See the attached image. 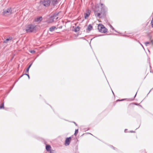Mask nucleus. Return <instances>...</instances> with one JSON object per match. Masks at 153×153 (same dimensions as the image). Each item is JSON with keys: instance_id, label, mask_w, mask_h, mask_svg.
Segmentation results:
<instances>
[{"instance_id": "obj_1", "label": "nucleus", "mask_w": 153, "mask_h": 153, "mask_svg": "<svg viewBox=\"0 0 153 153\" xmlns=\"http://www.w3.org/2000/svg\"><path fill=\"white\" fill-rule=\"evenodd\" d=\"M107 11V8L102 3L97 4L94 10L95 16L97 18L100 19L105 17Z\"/></svg>"}, {"instance_id": "obj_2", "label": "nucleus", "mask_w": 153, "mask_h": 153, "mask_svg": "<svg viewBox=\"0 0 153 153\" xmlns=\"http://www.w3.org/2000/svg\"><path fill=\"white\" fill-rule=\"evenodd\" d=\"M4 16H7L11 15L12 13V10L11 8L9 7L6 9H4L2 13Z\"/></svg>"}, {"instance_id": "obj_3", "label": "nucleus", "mask_w": 153, "mask_h": 153, "mask_svg": "<svg viewBox=\"0 0 153 153\" xmlns=\"http://www.w3.org/2000/svg\"><path fill=\"white\" fill-rule=\"evenodd\" d=\"M98 29L101 33H105L107 32V29L102 24H99L98 26Z\"/></svg>"}, {"instance_id": "obj_4", "label": "nucleus", "mask_w": 153, "mask_h": 153, "mask_svg": "<svg viewBox=\"0 0 153 153\" xmlns=\"http://www.w3.org/2000/svg\"><path fill=\"white\" fill-rule=\"evenodd\" d=\"M36 26L33 25H28L27 28L25 30L27 33L32 32L35 29Z\"/></svg>"}, {"instance_id": "obj_5", "label": "nucleus", "mask_w": 153, "mask_h": 153, "mask_svg": "<svg viewBox=\"0 0 153 153\" xmlns=\"http://www.w3.org/2000/svg\"><path fill=\"white\" fill-rule=\"evenodd\" d=\"M59 12H56L53 14V15L51 16L50 17L49 22H52L54 21V19H58L57 17L58 16Z\"/></svg>"}, {"instance_id": "obj_6", "label": "nucleus", "mask_w": 153, "mask_h": 153, "mask_svg": "<svg viewBox=\"0 0 153 153\" xmlns=\"http://www.w3.org/2000/svg\"><path fill=\"white\" fill-rule=\"evenodd\" d=\"M51 3L50 1H40V5H42L46 7H48Z\"/></svg>"}, {"instance_id": "obj_7", "label": "nucleus", "mask_w": 153, "mask_h": 153, "mask_svg": "<svg viewBox=\"0 0 153 153\" xmlns=\"http://www.w3.org/2000/svg\"><path fill=\"white\" fill-rule=\"evenodd\" d=\"M71 139V137L66 138L65 141V145L66 146H68L69 145Z\"/></svg>"}, {"instance_id": "obj_8", "label": "nucleus", "mask_w": 153, "mask_h": 153, "mask_svg": "<svg viewBox=\"0 0 153 153\" xmlns=\"http://www.w3.org/2000/svg\"><path fill=\"white\" fill-rule=\"evenodd\" d=\"M90 11L89 10L86 12V13H84L85 18L86 19L89 16L90 14Z\"/></svg>"}, {"instance_id": "obj_9", "label": "nucleus", "mask_w": 153, "mask_h": 153, "mask_svg": "<svg viewBox=\"0 0 153 153\" xmlns=\"http://www.w3.org/2000/svg\"><path fill=\"white\" fill-rule=\"evenodd\" d=\"M93 29V27L91 24L89 25L88 26L86 29L87 31H90Z\"/></svg>"}, {"instance_id": "obj_10", "label": "nucleus", "mask_w": 153, "mask_h": 153, "mask_svg": "<svg viewBox=\"0 0 153 153\" xmlns=\"http://www.w3.org/2000/svg\"><path fill=\"white\" fill-rule=\"evenodd\" d=\"M12 39V38L11 37H9L5 39L4 41V43H7L9 41H11Z\"/></svg>"}, {"instance_id": "obj_11", "label": "nucleus", "mask_w": 153, "mask_h": 153, "mask_svg": "<svg viewBox=\"0 0 153 153\" xmlns=\"http://www.w3.org/2000/svg\"><path fill=\"white\" fill-rule=\"evenodd\" d=\"M46 149L47 151L49 152L51 150V147L50 145H48L46 146Z\"/></svg>"}, {"instance_id": "obj_12", "label": "nucleus", "mask_w": 153, "mask_h": 153, "mask_svg": "<svg viewBox=\"0 0 153 153\" xmlns=\"http://www.w3.org/2000/svg\"><path fill=\"white\" fill-rule=\"evenodd\" d=\"M56 28V27L55 26H53L50 27L49 29V30L50 31L52 32Z\"/></svg>"}, {"instance_id": "obj_13", "label": "nucleus", "mask_w": 153, "mask_h": 153, "mask_svg": "<svg viewBox=\"0 0 153 153\" xmlns=\"http://www.w3.org/2000/svg\"><path fill=\"white\" fill-rule=\"evenodd\" d=\"M42 16H40L39 17L37 18L36 20V22H41L42 20Z\"/></svg>"}, {"instance_id": "obj_14", "label": "nucleus", "mask_w": 153, "mask_h": 153, "mask_svg": "<svg viewBox=\"0 0 153 153\" xmlns=\"http://www.w3.org/2000/svg\"><path fill=\"white\" fill-rule=\"evenodd\" d=\"M79 29H80V28L79 27H76L74 30V31H75V32H77L78 31H79Z\"/></svg>"}, {"instance_id": "obj_15", "label": "nucleus", "mask_w": 153, "mask_h": 153, "mask_svg": "<svg viewBox=\"0 0 153 153\" xmlns=\"http://www.w3.org/2000/svg\"><path fill=\"white\" fill-rule=\"evenodd\" d=\"M32 64H33V63H32L31 64H30L29 66L27 68L26 71V72L28 73L29 69L30 68V67L32 65Z\"/></svg>"}, {"instance_id": "obj_16", "label": "nucleus", "mask_w": 153, "mask_h": 153, "mask_svg": "<svg viewBox=\"0 0 153 153\" xmlns=\"http://www.w3.org/2000/svg\"><path fill=\"white\" fill-rule=\"evenodd\" d=\"M152 19L151 21V24L152 25V27H153V16H152Z\"/></svg>"}, {"instance_id": "obj_17", "label": "nucleus", "mask_w": 153, "mask_h": 153, "mask_svg": "<svg viewBox=\"0 0 153 153\" xmlns=\"http://www.w3.org/2000/svg\"><path fill=\"white\" fill-rule=\"evenodd\" d=\"M4 103L3 102L0 105V109H1L2 108H4Z\"/></svg>"}, {"instance_id": "obj_18", "label": "nucleus", "mask_w": 153, "mask_h": 153, "mask_svg": "<svg viewBox=\"0 0 153 153\" xmlns=\"http://www.w3.org/2000/svg\"><path fill=\"white\" fill-rule=\"evenodd\" d=\"M78 129H76L75 130V133L74 134L75 136H76V135H77V134L78 133Z\"/></svg>"}, {"instance_id": "obj_19", "label": "nucleus", "mask_w": 153, "mask_h": 153, "mask_svg": "<svg viewBox=\"0 0 153 153\" xmlns=\"http://www.w3.org/2000/svg\"><path fill=\"white\" fill-rule=\"evenodd\" d=\"M110 26V27H111V28L113 30H114L115 31H116V32H118L116 30L114 29V28H113V27L111 25H109Z\"/></svg>"}, {"instance_id": "obj_20", "label": "nucleus", "mask_w": 153, "mask_h": 153, "mask_svg": "<svg viewBox=\"0 0 153 153\" xmlns=\"http://www.w3.org/2000/svg\"><path fill=\"white\" fill-rule=\"evenodd\" d=\"M150 43V42H145V44L146 46H147L148 44H149Z\"/></svg>"}, {"instance_id": "obj_21", "label": "nucleus", "mask_w": 153, "mask_h": 153, "mask_svg": "<svg viewBox=\"0 0 153 153\" xmlns=\"http://www.w3.org/2000/svg\"><path fill=\"white\" fill-rule=\"evenodd\" d=\"M30 52L31 53H35V51H34V50H32V51H30Z\"/></svg>"}, {"instance_id": "obj_22", "label": "nucleus", "mask_w": 153, "mask_h": 153, "mask_svg": "<svg viewBox=\"0 0 153 153\" xmlns=\"http://www.w3.org/2000/svg\"><path fill=\"white\" fill-rule=\"evenodd\" d=\"M24 75H27V76H28V78L30 79V76H29V75L28 74H24Z\"/></svg>"}, {"instance_id": "obj_23", "label": "nucleus", "mask_w": 153, "mask_h": 153, "mask_svg": "<svg viewBox=\"0 0 153 153\" xmlns=\"http://www.w3.org/2000/svg\"><path fill=\"white\" fill-rule=\"evenodd\" d=\"M49 152H50V153H53V150H51Z\"/></svg>"}, {"instance_id": "obj_24", "label": "nucleus", "mask_w": 153, "mask_h": 153, "mask_svg": "<svg viewBox=\"0 0 153 153\" xmlns=\"http://www.w3.org/2000/svg\"><path fill=\"white\" fill-rule=\"evenodd\" d=\"M150 43H151L152 45H153V41L151 40V41Z\"/></svg>"}, {"instance_id": "obj_25", "label": "nucleus", "mask_w": 153, "mask_h": 153, "mask_svg": "<svg viewBox=\"0 0 153 153\" xmlns=\"http://www.w3.org/2000/svg\"><path fill=\"white\" fill-rule=\"evenodd\" d=\"M140 45H141V46L143 48V49H144V47H143V45L141 44V43H140Z\"/></svg>"}, {"instance_id": "obj_26", "label": "nucleus", "mask_w": 153, "mask_h": 153, "mask_svg": "<svg viewBox=\"0 0 153 153\" xmlns=\"http://www.w3.org/2000/svg\"><path fill=\"white\" fill-rule=\"evenodd\" d=\"M111 147L113 148L114 149H115V148L114 147H113V146H111Z\"/></svg>"}, {"instance_id": "obj_27", "label": "nucleus", "mask_w": 153, "mask_h": 153, "mask_svg": "<svg viewBox=\"0 0 153 153\" xmlns=\"http://www.w3.org/2000/svg\"><path fill=\"white\" fill-rule=\"evenodd\" d=\"M74 124H75V125H76V126H77V124H76V123L74 122Z\"/></svg>"}, {"instance_id": "obj_28", "label": "nucleus", "mask_w": 153, "mask_h": 153, "mask_svg": "<svg viewBox=\"0 0 153 153\" xmlns=\"http://www.w3.org/2000/svg\"><path fill=\"white\" fill-rule=\"evenodd\" d=\"M24 75V74L22 75V76L20 77V78L22 77L23 75Z\"/></svg>"}, {"instance_id": "obj_29", "label": "nucleus", "mask_w": 153, "mask_h": 153, "mask_svg": "<svg viewBox=\"0 0 153 153\" xmlns=\"http://www.w3.org/2000/svg\"><path fill=\"white\" fill-rule=\"evenodd\" d=\"M130 132H134V131H130Z\"/></svg>"}, {"instance_id": "obj_30", "label": "nucleus", "mask_w": 153, "mask_h": 153, "mask_svg": "<svg viewBox=\"0 0 153 153\" xmlns=\"http://www.w3.org/2000/svg\"><path fill=\"white\" fill-rule=\"evenodd\" d=\"M137 93H136V94H135V96H134V97H135V96H136V94H137Z\"/></svg>"}, {"instance_id": "obj_31", "label": "nucleus", "mask_w": 153, "mask_h": 153, "mask_svg": "<svg viewBox=\"0 0 153 153\" xmlns=\"http://www.w3.org/2000/svg\"><path fill=\"white\" fill-rule=\"evenodd\" d=\"M119 100V101H121V100Z\"/></svg>"}, {"instance_id": "obj_32", "label": "nucleus", "mask_w": 153, "mask_h": 153, "mask_svg": "<svg viewBox=\"0 0 153 153\" xmlns=\"http://www.w3.org/2000/svg\"><path fill=\"white\" fill-rule=\"evenodd\" d=\"M112 92H113V94H114V92H113V91H112Z\"/></svg>"}, {"instance_id": "obj_33", "label": "nucleus", "mask_w": 153, "mask_h": 153, "mask_svg": "<svg viewBox=\"0 0 153 153\" xmlns=\"http://www.w3.org/2000/svg\"><path fill=\"white\" fill-rule=\"evenodd\" d=\"M57 1L56 0V1Z\"/></svg>"}]
</instances>
